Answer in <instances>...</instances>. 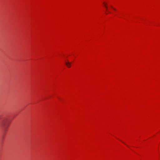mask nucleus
<instances>
[{
    "mask_svg": "<svg viewBox=\"0 0 160 160\" xmlns=\"http://www.w3.org/2000/svg\"><path fill=\"white\" fill-rule=\"evenodd\" d=\"M104 6L105 7V8H106V11H107V7L106 5L105 4H104Z\"/></svg>",
    "mask_w": 160,
    "mask_h": 160,
    "instance_id": "3",
    "label": "nucleus"
},
{
    "mask_svg": "<svg viewBox=\"0 0 160 160\" xmlns=\"http://www.w3.org/2000/svg\"><path fill=\"white\" fill-rule=\"evenodd\" d=\"M0 125L2 130L6 131L9 126L8 120L6 118H2L0 120Z\"/></svg>",
    "mask_w": 160,
    "mask_h": 160,
    "instance_id": "1",
    "label": "nucleus"
},
{
    "mask_svg": "<svg viewBox=\"0 0 160 160\" xmlns=\"http://www.w3.org/2000/svg\"><path fill=\"white\" fill-rule=\"evenodd\" d=\"M65 64L67 66L68 68H70L71 67V63L69 62H66Z\"/></svg>",
    "mask_w": 160,
    "mask_h": 160,
    "instance_id": "2",
    "label": "nucleus"
}]
</instances>
